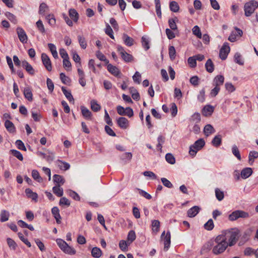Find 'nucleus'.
Wrapping results in <instances>:
<instances>
[{"label":"nucleus","mask_w":258,"mask_h":258,"mask_svg":"<svg viewBox=\"0 0 258 258\" xmlns=\"http://www.w3.org/2000/svg\"><path fill=\"white\" fill-rule=\"evenodd\" d=\"M225 232L226 237L228 240V246H232L235 245L238 240L239 230L235 228L226 230Z\"/></svg>","instance_id":"obj_1"},{"label":"nucleus","mask_w":258,"mask_h":258,"mask_svg":"<svg viewBox=\"0 0 258 258\" xmlns=\"http://www.w3.org/2000/svg\"><path fill=\"white\" fill-rule=\"evenodd\" d=\"M205 145V142L204 139H200L196 141L195 143L191 145L189 147V154L192 156H195L197 152L201 150Z\"/></svg>","instance_id":"obj_2"},{"label":"nucleus","mask_w":258,"mask_h":258,"mask_svg":"<svg viewBox=\"0 0 258 258\" xmlns=\"http://www.w3.org/2000/svg\"><path fill=\"white\" fill-rule=\"evenodd\" d=\"M258 7V3L255 1H250L244 5V14L246 17H249Z\"/></svg>","instance_id":"obj_3"},{"label":"nucleus","mask_w":258,"mask_h":258,"mask_svg":"<svg viewBox=\"0 0 258 258\" xmlns=\"http://www.w3.org/2000/svg\"><path fill=\"white\" fill-rule=\"evenodd\" d=\"M249 217L248 213L242 210H236L233 211L228 216V219L231 221L236 220L239 218H248Z\"/></svg>","instance_id":"obj_4"},{"label":"nucleus","mask_w":258,"mask_h":258,"mask_svg":"<svg viewBox=\"0 0 258 258\" xmlns=\"http://www.w3.org/2000/svg\"><path fill=\"white\" fill-rule=\"evenodd\" d=\"M228 246V243H216L213 248L212 252L215 255L221 254L224 252Z\"/></svg>","instance_id":"obj_5"},{"label":"nucleus","mask_w":258,"mask_h":258,"mask_svg":"<svg viewBox=\"0 0 258 258\" xmlns=\"http://www.w3.org/2000/svg\"><path fill=\"white\" fill-rule=\"evenodd\" d=\"M230 47L227 42H225L223 44L219 52V57L222 60H225L226 59L228 53L230 52Z\"/></svg>","instance_id":"obj_6"},{"label":"nucleus","mask_w":258,"mask_h":258,"mask_svg":"<svg viewBox=\"0 0 258 258\" xmlns=\"http://www.w3.org/2000/svg\"><path fill=\"white\" fill-rule=\"evenodd\" d=\"M117 48L124 61L125 62H131L133 59V56L131 54L127 53L122 46L118 45Z\"/></svg>","instance_id":"obj_7"},{"label":"nucleus","mask_w":258,"mask_h":258,"mask_svg":"<svg viewBox=\"0 0 258 258\" xmlns=\"http://www.w3.org/2000/svg\"><path fill=\"white\" fill-rule=\"evenodd\" d=\"M41 59L46 69L49 72L51 71L52 70V65L48 56L46 53H42L41 54Z\"/></svg>","instance_id":"obj_8"},{"label":"nucleus","mask_w":258,"mask_h":258,"mask_svg":"<svg viewBox=\"0 0 258 258\" xmlns=\"http://www.w3.org/2000/svg\"><path fill=\"white\" fill-rule=\"evenodd\" d=\"M16 31L20 41L23 43H26L28 37L24 29L21 27H18Z\"/></svg>","instance_id":"obj_9"},{"label":"nucleus","mask_w":258,"mask_h":258,"mask_svg":"<svg viewBox=\"0 0 258 258\" xmlns=\"http://www.w3.org/2000/svg\"><path fill=\"white\" fill-rule=\"evenodd\" d=\"M118 125L121 128L126 129L128 126V120L124 117H119L117 120Z\"/></svg>","instance_id":"obj_10"},{"label":"nucleus","mask_w":258,"mask_h":258,"mask_svg":"<svg viewBox=\"0 0 258 258\" xmlns=\"http://www.w3.org/2000/svg\"><path fill=\"white\" fill-rule=\"evenodd\" d=\"M51 213L55 218L56 222L57 224L61 223V217L59 214V210L57 207H54L51 209Z\"/></svg>","instance_id":"obj_11"},{"label":"nucleus","mask_w":258,"mask_h":258,"mask_svg":"<svg viewBox=\"0 0 258 258\" xmlns=\"http://www.w3.org/2000/svg\"><path fill=\"white\" fill-rule=\"evenodd\" d=\"M224 82V76L222 75H217L214 78L213 80V85L214 86L220 88V86L223 84Z\"/></svg>","instance_id":"obj_12"},{"label":"nucleus","mask_w":258,"mask_h":258,"mask_svg":"<svg viewBox=\"0 0 258 258\" xmlns=\"http://www.w3.org/2000/svg\"><path fill=\"white\" fill-rule=\"evenodd\" d=\"M122 39L124 43L128 47L133 46L134 44L135 41L134 39L125 33L122 34Z\"/></svg>","instance_id":"obj_13"},{"label":"nucleus","mask_w":258,"mask_h":258,"mask_svg":"<svg viewBox=\"0 0 258 258\" xmlns=\"http://www.w3.org/2000/svg\"><path fill=\"white\" fill-rule=\"evenodd\" d=\"M22 67L31 75L35 74V71L32 66L26 60H23L22 62Z\"/></svg>","instance_id":"obj_14"},{"label":"nucleus","mask_w":258,"mask_h":258,"mask_svg":"<svg viewBox=\"0 0 258 258\" xmlns=\"http://www.w3.org/2000/svg\"><path fill=\"white\" fill-rule=\"evenodd\" d=\"M214 112V108L211 105H206L202 109V114L205 116H209L212 115Z\"/></svg>","instance_id":"obj_15"},{"label":"nucleus","mask_w":258,"mask_h":258,"mask_svg":"<svg viewBox=\"0 0 258 258\" xmlns=\"http://www.w3.org/2000/svg\"><path fill=\"white\" fill-rule=\"evenodd\" d=\"M164 241V250H167L171 243V235L170 231H167L165 236L162 238Z\"/></svg>","instance_id":"obj_16"},{"label":"nucleus","mask_w":258,"mask_h":258,"mask_svg":"<svg viewBox=\"0 0 258 258\" xmlns=\"http://www.w3.org/2000/svg\"><path fill=\"white\" fill-rule=\"evenodd\" d=\"M200 210V208L199 206H195L187 211V215L190 218L194 217L199 213Z\"/></svg>","instance_id":"obj_17"},{"label":"nucleus","mask_w":258,"mask_h":258,"mask_svg":"<svg viewBox=\"0 0 258 258\" xmlns=\"http://www.w3.org/2000/svg\"><path fill=\"white\" fill-rule=\"evenodd\" d=\"M252 169L250 167H246L243 168L241 171V177L243 179H246L249 177L252 173Z\"/></svg>","instance_id":"obj_18"},{"label":"nucleus","mask_w":258,"mask_h":258,"mask_svg":"<svg viewBox=\"0 0 258 258\" xmlns=\"http://www.w3.org/2000/svg\"><path fill=\"white\" fill-rule=\"evenodd\" d=\"M107 68L108 72L115 77H118L120 74L119 69L111 64H108Z\"/></svg>","instance_id":"obj_19"},{"label":"nucleus","mask_w":258,"mask_h":258,"mask_svg":"<svg viewBox=\"0 0 258 258\" xmlns=\"http://www.w3.org/2000/svg\"><path fill=\"white\" fill-rule=\"evenodd\" d=\"M25 194L28 198L31 199L35 202L37 201L38 195L37 193L33 192L31 189L26 188L25 189Z\"/></svg>","instance_id":"obj_20"},{"label":"nucleus","mask_w":258,"mask_h":258,"mask_svg":"<svg viewBox=\"0 0 258 258\" xmlns=\"http://www.w3.org/2000/svg\"><path fill=\"white\" fill-rule=\"evenodd\" d=\"M215 243H228L227 242V237H226L225 232H222V234L218 235L214 240Z\"/></svg>","instance_id":"obj_21"},{"label":"nucleus","mask_w":258,"mask_h":258,"mask_svg":"<svg viewBox=\"0 0 258 258\" xmlns=\"http://www.w3.org/2000/svg\"><path fill=\"white\" fill-rule=\"evenodd\" d=\"M81 112L84 118L88 120H91L92 114L91 112L84 106L81 107Z\"/></svg>","instance_id":"obj_22"},{"label":"nucleus","mask_w":258,"mask_h":258,"mask_svg":"<svg viewBox=\"0 0 258 258\" xmlns=\"http://www.w3.org/2000/svg\"><path fill=\"white\" fill-rule=\"evenodd\" d=\"M60 186V184L55 185L52 188L53 193L58 197H62L63 194V188Z\"/></svg>","instance_id":"obj_23"},{"label":"nucleus","mask_w":258,"mask_h":258,"mask_svg":"<svg viewBox=\"0 0 258 258\" xmlns=\"http://www.w3.org/2000/svg\"><path fill=\"white\" fill-rule=\"evenodd\" d=\"M25 97L29 101H32L33 100V94L31 89L29 87H26L23 91Z\"/></svg>","instance_id":"obj_24"},{"label":"nucleus","mask_w":258,"mask_h":258,"mask_svg":"<svg viewBox=\"0 0 258 258\" xmlns=\"http://www.w3.org/2000/svg\"><path fill=\"white\" fill-rule=\"evenodd\" d=\"M53 182L55 183V185H63L65 182V180L63 177L58 174H54L53 175Z\"/></svg>","instance_id":"obj_25"},{"label":"nucleus","mask_w":258,"mask_h":258,"mask_svg":"<svg viewBox=\"0 0 258 258\" xmlns=\"http://www.w3.org/2000/svg\"><path fill=\"white\" fill-rule=\"evenodd\" d=\"M5 126L9 132L11 133L15 132V127L12 121L7 120L5 122Z\"/></svg>","instance_id":"obj_26"},{"label":"nucleus","mask_w":258,"mask_h":258,"mask_svg":"<svg viewBox=\"0 0 258 258\" xmlns=\"http://www.w3.org/2000/svg\"><path fill=\"white\" fill-rule=\"evenodd\" d=\"M215 132V130L214 128L210 124L206 125L204 127V133L207 137L209 136L210 134L214 133Z\"/></svg>","instance_id":"obj_27"},{"label":"nucleus","mask_w":258,"mask_h":258,"mask_svg":"<svg viewBox=\"0 0 258 258\" xmlns=\"http://www.w3.org/2000/svg\"><path fill=\"white\" fill-rule=\"evenodd\" d=\"M61 91H62L63 94L65 95L66 97L68 99V100L70 102H74V99L71 94V91H68L65 87H61Z\"/></svg>","instance_id":"obj_28"},{"label":"nucleus","mask_w":258,"mask_h":258,"mask_svg":"<svg viewBox=\"0 0 258 258\" xmlns=\"http://www.w3.org/2000/svg\"><path fill=\"white\" fill-rule=\"evenodd\" d=\"M45 19L51 27H54L56 23V20L53 14H50L45 16Z\"/></svg>","instance_id":"obj_29"},{"label":"nucleus","mask_w":258,"mask_h":258,"mask_svg":"<svg viewBox=\"0 0 258 258\" xmlns=\"http://www.w3.org/2000/svg\"><path fill=\"white\" fill-rule=\"evenodd\" d=\"M102 254L101 250L97 247H94L92 249L91 255L93 257L99 258Z\"/></svg>","instance_id":"obj_30"},{"label":"nucleus","mask_w":258,"mask_h":258,"mask_svg":"<svg viewBox=\"0 0 258 258\" xmlns=\"http://www.w3.org/2000/svg\"><path fill=\"white\" fill-rule=\"evenodd\" d=\"M258 158V152L255 151H250L248 155V162L250 165H252L254 159Z\"/></svg>","instance_id":"obj_31"},{"label":"nucleus","mask_w":258,"mask_h":258,"mask_svg":"<svg viewBox=\"0 0 258 258\" xmlns=\"http://www.w3.org/2000/svg\"><path fill=\"white\" fill-rule=\"evenodd\" d=\"M206 71L209 73H212L214 70V65L211 59H208L205 64Z\"/></svg>","instance_id":"obj_32"},{"label":"nucleus","mask_w":258,"mask_h":258,"mask_svg":"<svg viewBox=\"0 0 258 258\" xmlns=\"http://www.w3.org/2000/svg\"><path fill=\"white\" fill-rule=\"evenodd\" d=\"M69 16L74 22H77L79 19V14L74 9H71L69 10Z\"/></svg>","instance_id":"obj_33"},{"label":"nucleus","mask_w":258,"mask_h":258,"mask_svg":"<svg viewBox=\"0 0 258 258\" xmlns=\"http://www.w3.org/2000/svg\"><path fill=\"white\" fill-rule=\"evenodd\" d=\"M221 142H222L221 136L220 135H218L216 136L214 138V139H213V140L212 141V144L214 146H215L216 147H218L221 145Z\"/></svg>","instance_id":"obj_34"},{"label":"nucleus","mask_w":258,"mask_h":258,"mask_svg":"<svg viewBox=\"0 0 258 258\" xmlns=\"http://www.w3.org/2000/svg\"><path fill=\"white\" fill-rule=\"evenodd\" d=\"M60 79L63 84L67 85H70L71 80L69 77L66 76L64 73H61L60 74Z\"/></svg>","instance_id":"obj_35"},{"label":"nucleus","mask_w":258,"mask_h":258,"mask_svg":"<svg viewBox=\"0 0 258 258\" xmlns=\"http://www.w3.org/2000/svg\"><path fill=\"white\" fill-rule=\"evenodd\" d=\"M136 238V235L135 232L134 230H131L129 231L127 237V241L129 244H131Z\"/></svg>","instance_id":"obj_36"},{"label":"nucleus","mask_w":258,"mask_h":258,"mask_svg":"<svg viewBox=\"0 0 258 258\" xmlns=\"http://www.w3.org/2000/svg\"><path fill=\"white\" fill-rule=\"evenodd\" d=\"M177 20V18H171L168 20V24L170 27V29L173 31L177 30V26L175 23V20Z\"/></svg>","instance_id":"obj_37"},{"label":"nucleus","mask_w":258,"mask_h":258,"mask_svg":"<svg viewBox=\"0 0 258 258\" xmlns=\"http://www.w3.org/2000/svg\"><path fill=\"white\" fill-rule=\"evenodd\" d=\"M48 48H49L50 51L51 52V54H52L53 57L54 58H58L57 52L56 51V48L55 46L52 43H48Z\"/></svg>","instance_id":"obj_38"},{"label":"nucleus","mask_w":258,"mask_h":258,"mask_svg":"<svg viewBox=\"0 0 258 258\" xmlns=\"http://www.w3.org/2000/svg\"><path fill=\"white\" fill-rule=\"evenodd\" d=\"M170 10L174 13L178 12L179 10V6L178 3L175 1L171 2L169 4Z\"/></svg>","instance_id":"obj_39"},{"label":"nucleus","mask_w":258,"mask_h":258,"mask_svg":"<svg viewBox=\"0 0 258 258\" xmlns=\"http://www.w3.org/2000/svg\"><path fill=\"white\" fill-rule=\"evenodd\" d=\"M91 108L93 111L97 112L100 110L101 106L96 100H92L91 101Z\"/></svg>","instance_id":"obj_40"},{"label":"nucleus","mask_w":258,"mask_h":258,"mask_svg":"<svg viewBox=\"0 0 258 258\" xmlns=\"http://www.w3.org/2000/svg\"><path fill=\"white\" fill-rule=\"evenodd\" d=\"M160 222L159 220H154L152 221V230L156 233L159 232L160 228Z\"/></svg>","instance_id":"obj_41"},{"label":"nucleus","mask_w":258,"mask_h":258,"mask_svg":"<svg viewBox=\"0 0 258 258\" xmlns=\"http://www.w3.org/2000/svg\"><path fill=\"white\" fill-rule=\"evenodd\" d=\"M9 217V213L5 210L2 211L0 215V220L4 222L8 221Z\"/></svg>","instance_id":"obj_42"},{"label":"nucleus","mask_w":258,"mask_h":258,"mask_svg":"<svg viewBox=\"0 0 258 258\" xmlns=\"http://www.w3.org/2000/svg\"><path fill=\"white\" fill-rule=\"evenodd\" d=\"M78 39L80 46L82 49H86L87 46L85 38L81 35L78 36Z\"/></svg>","instance_id":"obj_43"},{"label":"nucleus","mask_w":258,"mask_h":258,"mask_svg":"<svg viewBox=\"0 0 258 258\" xmlns=\"http://www.w3.org/2000/svg\"><path fill=\"white\" fill-rule=\"evenodd\" d=\"M36 25L40 33L41 34H44L45 33V29L41 20H39L36 23Z\"/></svg>","instance_id":"obj_44"},{"label":"nucleus","mask_w":258,"mask_h":258,"mask_svg":"<svg viewBox=\"0 0 258 258\" xmlns=\"http://www.w3.org/2000/svg\"><path fill=\"white\" fill-rule=\"evenodd\" d=\"M63 251L67 254H70V255H74L76 254V250L69 246L68 244L67 246H66V247L64 249H63Z\"/></svg>","instance_id":"obj_45"},{"label":"nucleus","mask_w":258,"mask_h":258,"mask_svg":"<svg viewBox=\"0 0 258 258\" xmlns=\"http://www.w3.org/2000/svg\"><path fill=\"white\" fill-rule=\"evenodd\" d=\"M10 153L18 159L20 161H23V157L20 152L16 150L12 149L10 150Z\"/></svg>","instance_id":"obj_46"},{"label":"nucleus","mask_w":258,"mask_h":258,"mask_svg":"<svg viewBox=\"0 0 258 258\" xmlns=\"http://www.w3.org/2000/svg\"><path fill=\"white\" fill-rule=\"evenodd\" d=\"M105 33L108 35L111 39H114V37L113 35V32L112 29L108 24H106V28L105 29Z\"/></svg>","instance_id":"obj_47"},{"label":"nucleus","mask_w":258,"mask_h":258,"mask_svg":"<svg viewBox=\"0 0 258 258\" xmlns=\"http://www.w3.org/2000/svg\"><path fill=\"white\" fill-rule=\"evenodd\" d=\"M215 196L217 198V199L219 201H222L224 197V194L223 191H221L220 189L218 188H216L215 189Z\"/></svg>","instance_id":"obj_48"},{"label":"nucleus","mask_w":258,"mask_h":258,"mask_svg":"<svg viewBox=\"0 0 258 258\" xmlns=\"http://www.w3.org/2000/svg\"><path fill=\"white\" fill-rule=\"evenodd\" d=\"M5 15L7 18L12 23L14 24H16L17 22V20L16 19V17L10 12H6L5 13Z\"/></svg>","instance_id":"obj_49"},{"label":"nucleus","mask_w":258,"mask_h":258,"mask_svg":"<svg viewBox=\"0 0 258 258\" xmlns=\"http://www.w3.org/2000/svg\"><path fill=\"white\" fill-rule=\"evenodd\" d=\"M130 244L128 243L127 241H126L123 240H120L119 243V248L124 251L127 250V247Z\"/></svg>","instance_id":"obj_50"},{"label":"nucleus","mask_w":258,"mask_h":258,"mask_svg":"<svg viewBox=\"0 0 258 258\" xmlns=\"http://www.w3.org/2000/svg\"><path fill=\"white\" fill-rule=\"evenodd\" d=\"M232 152L233 154L239 160H241V158L239 151L236 145H233L232 148Z\"/></svg>","instance_id":"obj_51"},{"label":"nucleus","mask_w":258,"mask_h":258,"mask_svg":"<svg viewBox=\"0 0 258 258\" xmlns=\"http://www.w3.org/2000/svg\"><path fill=\"white\" fill-rule=\"evenodd\" d=\"M32 176L34 180H37L39 182H41L42 180V179L40 177L39 172L36 170H33L32 171Z\"/></svg>","instance_id":"obj_52"},{"label":"nucleus","mask_w":258,"mask_h":258,"mask_svg":"<svg viewBox=\"0 0 258 258\" xmlns=\"http://www.w3.org/2000/svg\"><path fill=\"white\" fill-rule=\"evenodd\" d=\"M48 9L47 5L44 3H41L39 6V13L41 15H44L45 12Z\"/></svg>","instance_id":"obj_53"},{"label":"nucleus","mask_w":258,"mask_h":258,"mask_svg":"<svg viewBox=\"0 0 258 258\" xmlns=\"http://www.w3.org/2000/svg\"><path fill=\"white\" fill-rule=\"evenodd\" d=\"M165 159L166 161L171 164H174L175 163V158L171 153L166 154Z\"/></svg>","instance_id":"obj_54"},{"label":"nucleus","mask_w":258,"mask_h":258,"mask_svg":"<svg viewBox=\"0 0 258 258\" xmlns=\"http://www.w3.org/2000/svg\"><path fill=\"white\" fill-rule=\"evenodd\" d=\"M192 31L193 34L196 35L199 38H202V33L199 26H194L192 29Z\"/></svg>","instance_id":"obj_55"},{"label":"nucleus","mask_w":258,"mask_h":258,"mask_svg":"<svg viewBox=\"0 0 258 258\" xmlns=\"http://www.w3.org/2000/svg\"><path fill=\"white\" fill-rule=\"evenodd\" d=\"M214 227V222L212 219H209L204 225V228L207 230H212Z\"/></svg>","instance_id":"obj_56"},{"label":"nucleus","mask_w":258,"mask_h":258,"mask_svg":"<svg viewBox=\"0 0 258 258\" xmlns=\"http://www.w3.org/2000/svg\"><path fill=\"white\" fill-rule=\"evenodd\" d=\"M96 55L99 60L104 61L107 64L109 63V60L106 59L105 56L100 51H97L96 52Z\"/></svg>","instance_id":"obj_57"},{"label":"nucleus","mask_w":258,"mask_h":258,"mask_svg":"<svg viewBox=\"0 0 258 258\" xmlns=\"http://www.w3.org/2000/svg\"><path fill=\"white\" fill-rule=\"evenodd\" d=\"M68 195L74 200L77 201H80V197L79 195L75 191H73L72 190H69L68 191Z\"/></svg>","instance_id":"obj_58"},{"label":"nucleus","mask_w":258,"mask_h":258,"mask_svg":"<svg viewBox=\"0 0 258 258\" xmlns=\"http://www.w3.org/2000/svg\"><path fill=\"white\" fill-rule=\"evenodd\" d=\"M198 100L199 102L203 103L205 100V90L204 89H202L198 95Z\"/></svg>","instance_id":"obj_59"},{"label":"nucleus","mask_w":258,"mask_h":258,"mask_svg":"<svg viewBox=\"0 0 258 258\" xmlns=\"http://www.w3.org/2000/svg\"><path fill=\"white\" fill-rule=\"evenodd\" d=\"M58 162L59 163L58 166L60 169L67 170L70 168V165L68 163L62 162L60 160H58Z\"/></svg>","instance_id":"obj_60"},{"label":"nucleus","mask_w":258,"mask_h":258,"mask_svg":"<svg viewBox=\"0 0 258 258\" xmlns=\"http://www.w3.org/2000/svg\"><path fill=\"white\" fill-rule=\"evenodd\" d=\"M169 55L171 60H173L175 58L176 51L173 46H170L169 47Z\"/></svg>","instance_id":"obj_61"},{"label":"nucleus","mask_w":258,"mask_h":258,"mask_svg":"<svg viewBox=\"0 0 258 258\" xmlns=\"http://www.w3.org/2000/svg\"><path fill=\"white\" fill-rule=\"evenodd\" d=\"M142 43L143 47L146 50H147L150 48L149 40L145 36H143L142 37Z\"/></svg>","instance_id":"obj_62"},{"label":"nucleus","mask_w":258,"mask_h":258,"mask_svg":"<svg viewBox=\"0 0 258 258\" xmlns=\"http://www.w3.org/2000/svg\"><path fill=\"white\" fill-rule=\"evenodd\" d=\"M234 61L236 63L240 64V65H243L244 62L241 59V54L238 53L236 52L234 56Z\"/></svg>","instance_id":"obj_63"},{"label":"nucleus","mask_w":258,"mask_h":258,"mask_svg":"<svg viewBox=\"0 0 258 258\" xmlns=\"http://www.w3.org/2000/svg\"><path fill=\"white\" fill-rule=\"evenodd\" d=\"M15 144L19 150L26 151V148L24 145V143L20 140H18L16 141Z\"/></svg>","instance_id":"obj_64"}]
</instances>
